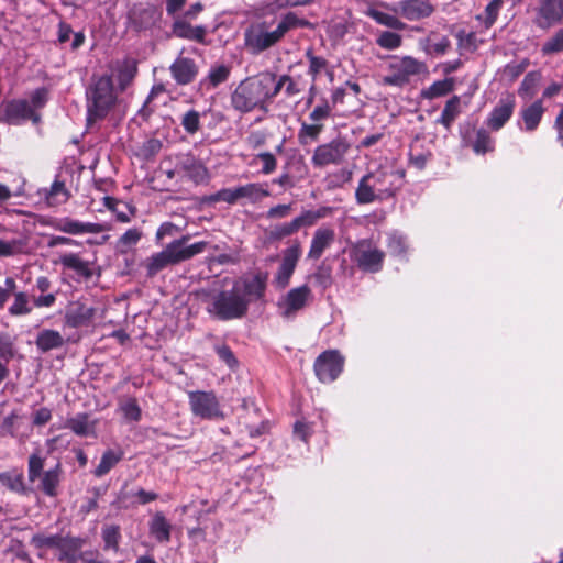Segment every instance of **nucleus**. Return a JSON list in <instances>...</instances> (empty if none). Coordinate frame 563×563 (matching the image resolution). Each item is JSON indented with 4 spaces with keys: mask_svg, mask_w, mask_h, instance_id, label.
Returning <instances> with one entry per match:
<instances>
[{
    "mask_svg": "<svg viewBox=\"0 0 563 563\" xmlns=\"http://www.w3.org/2000/svg\"><path fill=\"white\" fill-rule=\"evenodd\" d=\"M268 274L257 272L242 278H222L200 291L206 311L220 321L242 319L251 302L264 298Z\"/></svg>",
    "mask_w": 563,
    "mask_h": 563,
    "instance_id": "1",
    "label": "nucleus"
},
{
    "mask_svg": "<svg viewBox=\"0 0 563 563\" xmlns=\"http://www.w3.org/2000/svg\"><path fill=\"white\" fill-rule=\"evenodd\" d=\"M405 175V169L394 166H379L377 169L365 174L360 179L355 190L356 202L368 205L395 197L404 185Z\"/></svg>",
    "mask_w": 563,
    "mask_h": 563,
    "instance_id": "2",
    "label": "nucleus"
},
{
    "mask_svg": "<svg viewBox=\"0 0 563 563\" xmlns=\"http://www.w3.org/2000/svg\"><path fill=\"white\" fill-rule=\"evenodd\" d=\"M272 73L265 71L242 80L230 97L231 107L244 114L255 109H265L266 103L276 97Z\"/></svg>",
    "mask_w": 563,
    "mask_h": 563,
    "instance_id": "3",
    "label": "nucleus"
},
{
    "mask_svg": "<svg viewBox=\"0 0 563 563\" xmlns=\"http://www.w3.org/2000/svg\"><path fill=\"white\" fill-rule=\"evenodd\" d=\"M189 240V235H184L167 244L161 252L154 253L147 257L143 263L147 277H154L161 271L170 265H176L192 258L194 256L202 253L208 246V242L205 241H199L188 245L187 243Z\"/></svg>",
    "mask_w": 563,
    "mask_h": 563,
    "instance_id": "4",
    "label": "nucleus"
},
{
    "mask_svg": "<svg viewBox=\"0 0 563 563\" xmlns=\"http://www.w3.org/2000/svg\"><path fill=\"white\" fill-rule=\"evenodd\" d=\"M86 99L88 124L104 119L118 101L112 77L109 75L92 76L86 90Z\"/></svg>",
    "mask_w": 563,
    "mask_h": 563,
    "instance_id": "5",
    "label": "nucleus"
},
{
    "mask_svg": "<svg viewBox=\"0 0 563 563\" xmlns=\"http://www.w3.org/2000/svg\"><path fill=\"white\" fill-rule=\"evenodd\" d=\"M297 24L298 19L292 13L286 14L275 26L267 22L253 24L245 32V45L252 53H261L278 43Z\"/></svg>",
    "mask_w": 563,
    "mask_h": 563,
    "instance_id": "6",
    "label": "nucleus"
},
{
    "mask_svg": "<svg viewBox=\"0 0 563 563\" xmlns=\"http://www.w3.org/2000/svg\"><path fill=\"white\" fill-rule=\"evenodd\" d=\"M388 74L382 79L384 85L404 87L413 76L427 73V65L412 56L394 57L388 64Z\"/></svg>",
    "mask_w": 563,
    "mask_h": 563,
    "instance_id": "7",
    "label": "nucleus"
},
{
    "mask_svg": "<svg viewBox=\"0 0 563 563\" xmlns=\"http://www.w3.org/2000/svg\"><path fill=\"white\" fill-rule=\"evenodd\" d=\"M188 405L194 417L218 421L225 418L219 398L213 390H189Z\"/></svg>",
    "mask_w": 563,
    "mask_h": 563,
    "instance_id": "8",
    "label": "nucleus"
},
{
    "mask_svg": "<svg viewBox=\"0 0 563 563\" xmlns=\"http://www.w3.org/2000/svg\"><path fill=\"white\" fill-rule=\"evenodd\" d=\"M350 148V143L342 137L319 144L312 153L311 164L314 168L320 169L342 165L346 161Z\"/></svg>",
    "mask_w": 563,
    "mask_h": 563,
    "instance_id": "9",
    "label": "nucleus"
},
{
    "mask_svg": "<svg viewBox=\"0 0 563 563\" xmlns=\"http://www.w3.org/2000/svg\"><path fill=\"white\" fill-rule=\"evenodd\" d=\"M351 257L361 269L376 273L383 267L385 253L371 240L364 239L352 246Z\"/></svg>",
    "mask_w": 563,
    "mask_h": 563,
    "instance_id": "10",
    "label": "nucleus"
},
{
    "mask_svg": "<svg viewBox=\"0 0 563 563\" xmlns=\"http://www.w3.org/2000/svg\"><path fill=\"white\" fill-rule=\"evenodd\" d=\"M301 253L302 251L299 242H295L283 251L280 263L272 280L275 289L284 290L289 286L291 277L301 257Z\"/></svg>",
    "mask_w": 563,
    "mask_h": 563,
    "instance_id": "11",
    "label": "nucleus"
},
{
    "mask_svg": "<svg viewBox=\"0 0 563 563\" xmlns=\"http://www.w3.org/2000/svg\"><path fill=\"white\" fill-rule=\"evenodd\" d=\"M54 265H60L63 272H73L76 280H90L95 274L93 261L86 260L80 253L60 252L53 260Z\"/></svg>",
    "mask_w": 563,
    "mask_h": 563,
    "instance_id": "12",
    "label": "nucleus"
},
{
    "mask_svg": "<svg viewBox=\"0 0 563 563\" xmlns=\"http://www.w3.org/2000/svg\"><path fill=\"white\" fill-rule=\"evenodd\" d=\"M311 299L312 292L308 285L295 287L279 298L277 302L279 314L286 319L295 318Z\"/></svg>",
    "mask_w": 563,
    "mask_h": 563,
    "instance_id": "13",
    "label": "nucleus"
},
{
    "mask_svg": "<svg viewBox=\"0 0 563 563\" xmlns=\"http://www.w3.org/2000/svg\"><path fill=\"white\" fill-rule=\"evenodd\" d=\"M380 7L401 15L408 21L427 19L434 12V7L429 0H401L394 4L383 2Z\"/></svg>",
    "mask_w": 563,
    "mask_h": 563,
    "instance_id": "14",
    "label": "nucleus"
},
{
    "mask_svg": "<svg viewBox=\"0 0 563 563\" xmlns=\"http://www.w3.org/2000/svg\"><path fill=\"white\" fill-rule=\"evenodd\" d=\"M344 360L336 351H325L314 362V373L321 383L334 382L343 369Z\"/></svg>",
    "mask_w": 563,
    "mask_h": 563,
    "instance_id": "15",
    "label": "nucleus"
},
{
    "mask_svg": "<svg viewBox=\"0 0 563 563\" xmlns=\"http://www.w3.org/2000/svg\"><path fill=\"white\" fill-rule=\"evenodd\" d=\"M51 227L70 235L97 234L107 230L102 223L82 222L70 217L55 219L51 222Z\"/></svg>",
    "mask_w": 563,
    "mask_h": 563,
    "instance_id": "16",
    "label": "nucleus"
},
{
    "mask_svg": "<svg viewBox=\"0 0 563 563\" xmlns=\"http://www.w3.org/2000/svg\"><path fill=\"white\" fill-rule=\"evenodd\" d=\"M97 309L86 302L77 300L70 302L65 312V324L69 328L89 325L95 319Z\"/></svg>",
    "mask_w": 563,
    "mask_h": 563,
    "instance_id": "17",
    "label": "nucleus"
},
{
    "mask_svg": "<svg viewBox=\"0 0 563 563\" xmlns=\"http://www.w3.org/2000/svg\"><path fill=\"white\" fill-rule=\"evenodd\" d=\"M563 20V0H542L537 11L536 24L549 29Z\"/></svg>",
    "mask_w": 563,
    "mask_h": 563,
    "instance_id": "18",
    "label": "nucleus"
},
{
    "mask_svg": "<svg viewBox=\"0 0 563 563\" xmlns=\"http://www.w3.org/2000/svg\"><path fill=\"white\" fill-rule=\"evenodd\" d=\"M207 29L203 25H191L187 19L177 16L170 29L169 37L175 36L183 40L206 44Z\"/></svg>",
    "mask_w": 563,
    "mask_h": 563,
    "instance_id": "19",
    "label": "nucleus"
},
{
    "mask_svg": "<svg viewBox=\"0 0 563 563\" xmlns=\"http://www.w3.org/2000/svg\"><path fill=\"white\" fill-rule=\"evenodd\" d=\"M183 54V52L180 53ZM198 65L192 58L179 55L169 66L173 79L181 86L191 84L198 75Z\"/></svg>",
    "mask_w": 563,
    "mask_h": 563,
    "instance_id": "20",
    "label": "nucleus"
},
{
    "mask_svg": "<svg viewBox=\"0 0 563 563\" xmlns=\"http://www.w3.org/2000/svg\"><path fill=\"white\" fill-rule=\"evenodd\" d=\"M515 109V99L512 96L501 98L496 107L489 113L486 124L494 131L500 130L510 119Z\"/></svg>",
    "mask_w": 563,
    "mask_h": 563,
    "instance_id": "21",
    "label": "nucleus"
},
{
    "mask_svg": "<svg viewBox=\"0 0 563 563\" xmlns=\"http://www.w3.org/2000/svg\"><path fill=\"white\" fill-rule=\"evenodd\" d=\"M27 119L37 121L33 107L26 100H12L4 106V120L12 124H18Z\"/></svg>",
    "mask_w": 563,
    "mask_h": 563,
    "instance_id": "22",
    "label": "nucleus"
},
{
    "mask_svg": "<svg viewBox=\"0 0 563 563\" xmlns=\"http://www.w3.org/2000/svg\"><path fill=\"white\" fill-rule=\"evenodd\" d=\"M335 240V232L332 228L320 227L318 228L311 239L308 258L319 260L324 251L329 249Z\"/></svg>",
    "mask_w": 563,
    "mask_h": 563,
    "instance_id": "23",
    "label": "nucleus"
},
{
    "mask_svg": "<svg viewBox=\"0 0 563 563\" xmlns=\"http://www.w3.org/2000/svg\"><path fill=\"white\" fill-rule=\"evenodd\" d=\"M38 194L48 207L64 205L71 197L70 191L66 187V183L59 177L55 178L49 188L41 189Z\"/></svg>",
    "mask_w": 563,
    "mask_h": 563,
    "instance_id": "24",
    "label": "nucleus"
},
{
    "mask_svg": "<svg viewBox=\"0 0 563 563\" xmlns=\"http://www.w3.org/2000/svg\"><path fill=\"white\" fill-rule=\"evenodd\" d=\"M151 536L161 543H167L170 540L172 525L165 518L163 512H156L148 523Z\"/></svg>",
    "mask_w": 563,
    "mask_h": 563,
    "instance_id": "25",
    "label": "nucleus"
},
{
    "mask_svg": "<svg viewBox=\"0 0 563 563\" xmlns=\"http://www.w3.org/2000/svg\"><path fill=\"white\" fill-rule=\"evenodd\" d=\"M57 543V559L62 562H75L76 552L82 547V540L79 538H73L69 536L64 537L59 534V540Z\"/></svg>",
    "mask_w": 563,
    "mask_h": 563,
    "instance_id": "26",
    "label": "nucleus"
},
{
    "mask_svg": "<svg viewBox=\"0 0 563 563\" xmlns=\"http://www.w3.org/2000/svg\"><path fill=\"white\" fill-rule=\"evenodd\" d=\"M544 113V108L542 104V100H537L530 106L523 108L520 112L522 121H523V130L531 132L534 131Z\"/></svg>",
    "mask_w": 563,
    "mask_h": 563,
    "instance_id": "27",
    "label": "nucleus"
},
{
    "mask_svg": "<svg viewBox=\"0 0 563 563\" xmlns=\"http://www.w3.org/2000/svg\"><path fill=\"white\" fill-rule=\"evenodd\" d=\"M239 200L246 199L251 203H257L271 192L266 184L250 183L238 187Z\"/></svg>",
    "mask_w": 563,
    "mask_h": 563,
    "instance_id": "28",
    "label": "nucleus"
},
{
    "mask_svg": "<svg viewBox=\"0 0 563 563\" xmlns=\"http://www.w3.org/2000/svg\"><path fill=\"white\" fill-rule=\"evenodd\" d=\"M65 427L77 435L87 437L95 433L96 422L90 421L87 413H79L69 418Z\"/></svg>",
    "mask_w": 563,
    "mask_h": 563,
    "instance_id": "29",
    "label": "nucleus"
},
{
    "mask_svg": "<svg viewBox=\"0 0 563 563\" xmlns=\"http://www.w3.org/2000/svg\"><path fill=\"white\" fill-rule=\"evenodd\" d=\"M123 451L121 449H109L103 452L99 465L93 471L96 477H102L108 474L122 459Z\"/></svg>",
    "mask_w": 563,
    "mask_h": 563,
    "instance_id": "30",
    "label": "nucleus"
},
{
    "mask_svg": "<svg viewBox=\"0 0 563 563\" xmlns=\"http://www.w3.org/2000/svg\"><path fill=\"white\" fill-rule=\"evenodd\" d=\"M181 168L186 173V176L196 184L205 183L209 179L208 169L203 164L194 157H188L181 163Z\"/></svg>",
    "mask_w": 563,
    "mask_h": 563,
    "instance_id": "31",
    "label": "nucleus"
},
{
    "mask_svg": "<svg viewBox=\"0 0 563 563\" xmlns=\"http://www.w3.org/2000/svg\"><path fill=\"white\" fill-rule=\"evenodd\" d=\"M460 113L461 98L459 96H453L446 101L440 118L437 119V123L443 125L446 130H450Z\"/></svg>",
    "mask_w": 563,
    "mask_h": 563,
    "instance_id": "32",
    "label": "nucleus"
},
{
    "mask_svg": "<svg viewBox=\"0 0 563 563\" xmlns=\"http://www.w3.org/2000/svg\"><path fill=\"white\" fill-rule=\"evenodd\" d=\"M230 73L231 68L229 66L223 64L214 65L210 68L208 76L200 81V86L207 89H213L220 84L225 82Z\"/></svg>",
    "mask_w": 563,
    "mask_h": 563,
    "instance_id": "33",
    "label": "nucleus"
},
{
    "mask_svg": "<svg viewBox=\"0 0 563 563\" xmlns=\"http://www.w3.org/2000/svg\"><path fill=\"white\" fill-rule=\"evenodd\" d=\"M366 15L372 18L375 22L386 27L402 31L406 29V23H404L396 13L389 14L383 11H379L375 8H369L366 11Z\"/></svg>",
    "mask_w": 563,
    "mask_h": 563,
    "instance_id": "34",
    "label": "nucleus"
},
{
    "mask_svg": "<svg viewBox=\"0 0 563 563\" xmlns=\"http://www.w3.org/2000/svg\"><path fill=\"white\" fill-rule=\"evenodd\" d=\"M35 343L38 350L48 352L63 346L64 339L60 333L55 330H43L37 334Z\"/></svg>",
    "mask_w": 563,
    "mask_h": 563,
    "instance_id": "35",
    "label": "nucleus"
},
{
    "mask_svg": "<svg viewBox=\"0 0 563 563\" xmlns=\"http://www.w3.org/2000/svg\"><path fill=\"white\" fill-rule=\"evenodd\" d=\"M8 311L12 317L27 316L33 311V301L25 291L14 292Z\"/></svg>",
    "mask_w": 563,
    "mask_h": 563,
    "instance_id": "36",
    "label": "nucleus"
},
{
    "mask_svg": "<svg viewBox=\"0 0 563 563\" xmlns=\"http://www.w3.org/2000/svg\"><path fill=\"white\" fill-rule=\"evenodd\" d=\"M323 131L322 123H301L298 131V142L302 146H309L317 142Z\"/></svg>",
    "mask_w": 563,
    "mask_h": 563,
    "instance_id": "37",
    "label": "nucleus"
},
{
    "mask_svg": "<svg viewBox=\"0 0 563 563\" xmlns=\"http://www.w3.org/2000/svg\"><path fill=\"white\" fill-rule=\"evenodd\" d=\"M454 79L445 78L443 80L434 81L431 86L421 90V97L427 100H432L445 96L453 91Z\"/></svg>",
    "mask_w": 563,
    "mask_h": 563,
    "instance_id": "38",
    "label": "nucleus"
},
{
    "mask_svg": "<svg viewBox=\"0 0 563 563\" xmlns=\"http://www.w3.org/2000/svg\"><path fill=\"white\" fill-rule=\"evenodd\" d=\"M0 483L18 494H26L27 492L24 485L23 473L16 470L0 473Z\"/></svg>",
    "mask_w": 563,
    "mask_h": 563,
    "instance_id": "39",
    "label": "nucleus"
},
{
    "mask_svg": "<svg viewBox=\"0 0 563 563\" xmlns=\"http://www.w3.org/2000/svg\"><path fill=\"white\" fill-rule=\"evenodd\" d=\"M331 207H321L317 210H306L295 218L299 230L302 227H311L318 220L329 217L332 213Z\"/></svg>",
    "mask_w": 563,
    "mask_h": 563,
    "instance_id": "40",
    "label": "nucleus"
},
{
    "mask_svg": "<svg viewBox=\"0 0 563 563\" xmlns=\"http://www.w3.org/2000/svg\"><path fill=\"white\" fill-rule=\"evenodd\" d=\"M60 467L56 465L54 468L44 472L41 478V489L51 497L57 495V487L59 485Z\"/></svg>",
    "mask_w": 563,
    "mask_h": 563,
    "instance_id": "41",
    "label": "nucleus"
},
{
    "mask_svg": "<svg viewBox=\"0 0 563 563\" xmlns=\"http://www.w3.org/2000/svg\"><path fill=\"white\" fill-rule=\"evenodd\" d=\"M137 73V65L134 59H125L118 68V84L120 90H125Z\"/></svg>",
    "mask_w": 563,
    "mask_h": 563,
    "instance_id": "42",
    "label": "nucleus"
},
{
    "mask_svg": "<svg viewBox=\"0 0 563 563\" xmlns=\"http://www.w3.org/2000/svg\"><path fill=\"white\" fill-rule=\"evenodd\" d=\"M142 238V231L137 228L126 230L117 241L115 250L121 253H128Z\"/></svg>",
    "mask_w": 563,
    "mask_h": 563,
    "instance_id": "43",
    "label": "nucleus"
},
{
    "mask_svg": "<svg viewBox=\"0 0 563 563\" xmlns=\"http://www.w3.org/2000/svg\"><path fill=\"white\" fill-rule=\"evenodd\" d=\"M422 49L428 55H444L451 46V42L446 36H442L437 42H432L431 36L420 41Z\"/></svg>",
    "mask_w": 563,
    "mask_h": 563,
    "instance_id": "44",
    "label": "nucleus"
},
{
    "mask_svg": "<svg viewBox=\"0 0 563 563\" xmlns=\"http://www.w3.org/2000/svg\"><path fill=\"white\" fill-rule=\"evenodd\" d=\"M272 81L276 89V96L285 88V93L288 97H294L300 92L298 85L288 75H283L278 79L275 74L272 73Z\"/></svg>",
    "mask_w": 563,
    "mask_h": 563,
    "instance_id": "45",
    "label": "nucleus"
},
{
    "mask_svg": "<svg viewBox=\"0 0 563 563\" xmlns=\"http://www.w3.org/2000/svg\"><path fill=\"white\" fill-rule=\"evenodd\" d=\"M59 534L36 533L31 538V545L43 551L47 549H56L58 545Z\"/></svg>",
    "mask_w": 563,
    "mask_h": 563,
    "instance_id": "46",
    "label": "nucleus"
},
{
    "mask_svg": "<svg viewBox=\"0 0 563 563\" xmlns=\"http://www.w3.org/2000/svg\"><path fill=\"white\" fill-rule=\"evenodd\" d=\"M299 231L296 220L292 219L290 222L278 223L274 225L269 231V238L272 240H283L290 236Z\"/></svg>",
    "mask_w": 563,
    "mask_h": 563,
    "instance_id": "47",
    "label": "nucleus"
},
{
    "mask_svg": "<svg viewBox=\"0 0 563 563\" xmlns=\"http://www.w3.org/2000/svg\"><path fill=\"white\" fill-rule=\"evenodd\" d=\"M119 410L129 421H139L141 419V408L135 398H126L119 404Z\"/></svg>",
    "mask_w": 563,
    "mask_h": 563,
    "instance_id": "48",
    "label": "nucleus"
},
{
    "mask_svg": "<svg viewBox=\"0 0 563 563\" xmlns=\"http://www.w3.org/2000/svg\"><path fill=\"white\" fill-rule=\"evenodd\" d=\"M101 536H102L106 549H111L115 552L119 550V542L121 539L119 526H115V525L104 526L102 528Z\"/></svg>",
    "mask_w": 563,
    "mask_h": 563,
    "instance_id": "49",
    "label": "nucleus"
},
{
    "mask_svg": "<svg viewBox=\"0 0 563 563\" xmlns=\"http://www.w3.org/2000/svg\"><path fill=\"white\" fill-rule=\"evenodd\" d=\"M473 150L476 154H485L494 150V140L486 130L481 129L476 132Z\"/></svg>",
    "mask_w": 563,
    "mask_h": 563,
    "instance_id": "50",
    "label": "nucleus"
},
{
    "mask_svg": "<svg viewBox=\"0 0 563 563\" xmlns=\"http://www.w3.org/2000/svg\"><path fill=\"white\" fill-rule=\"evenodd\" d=\"M376 43L384 49H397L401 46L402 37L398 33L390 31H383L376 38Z\"/></svg>",
    "mask_w": 563,
    "mask_h": 563,
    "instance_id": "51",
    "label": "nucleus"
},
{
    "mask_svg": "<svg viewBox=\"0 0 563 563\" xmlns=\"http://www.w3.org/2000/svg\"><path fill=\"white\" fill-rule=\"evenodd\" d=\"M387 247L391 255L401 256L405 255L408 249L406 238L398 232L388 234Z\"/></svg>",
    "mask_w": 563,
    "mask_h": 563,
    "instance_id": "52",
    "label": "nucleus"
},
{
    "mask_svg": "<svg viewBox=\"0 0 563 563\" xmlns=\"http://www.w3.org/2000/svg\"><path fill=\"white\" fill-rule=\"evenodd\" d=\"M181 125L188 134H195L200 129V114L196 110L187 111L181 118Z\"/></svg>",
    "mask_w": 563,
    "mask_h": 563,
    "instance_id": "53",
    "label": "nucleus"
},
{
    "mask_svg": "<svg viewBox=\"0 0 563 563\" xmlns=\"http://www.w3.org/2000/svg\"><path fill=\"white\" fill-rule=\"evenodd\" d=\"M210 202L223 201L229 205H234L239 201L238 187L223 188L209 197Z\"/></svg>",
    "mask_w": 563,
    "mask_h": 563,
    "instance_id": "54",
    "label": "nucleus"
},
{
    "mask_svg": "<svg viewBox=\"0 0 563 563\" xmlns=\"http://www.w3.org/2000/svg\"><path fill=\"white\" fill-rule=\"evenodd\" d=\"M457 38V47L461 51L473 52L477 48V37L473 32L466 33L465 31H460L456 34Z\"/></svg>",
    "mask_w": 563,
    "mask_h": 563,
    "instance_id": "55",
    "label": "nucleus"
},
{
    "mask_svg": "<svg viewBox=\"0 0 563 563\" xmlns=\"http://www.w3.org/2000/svg\"><path fill=\"white\" fill-rule=\"evenodd\" d=\"M563 51V27L559 30L551 38H549L542 46L544 55L554 54Z\"/></svg>",
    "mask_w": 563,
    "mask_h": 563,
    "instance_id": "56",
    "label": "nucleus"
},
{
    "mask_svg": "<svg viewBox=\"0 0 563 563\" xmlns=\"http://www.w3.org/2000/svg\"><path fill=\"white\" fill-rule=\"evenodd\" d=\"M43 467H44V459L40 454L33 453L29 457V470H27L29 479L31 482H34L36 478H38L41 476Z\"/></svg>",
    "mask_w": 563,
    "mask_h": 563,
    "instance_id": "57",
    "label": "nucleus"
},
{
    "mask_svg": "<svg viewBox=\"0 0 563 563\" xmlns=\"http://www.w3.org/2000/svg\"><path fill=\"white\" fill-rule=\"evenodd\" d=\"M352 177V173L346 169H340L333 174L328 175L327 181L329 188H338L342 187L345 183L350 181Z\"/></svg>",
    "mask_w": 563,
    "mask_h": 563,
    "instance_id": "58",
    "label": "nucleus"
},
{
    "mask_svg": "<svg viewBox=\"0 0 563 563\" xmlns=\"http://www.w3.org/2000/svg\"><path fill=\"white\" fill-rule=\"evenodd\" d=\"M14 356L13 342L10 335L0 333V360L8 363Z\"/></svg>",
    "mask_w": 563,
    "mask_h": 563,
    "instance_id": "59",
    "label": "nucleus"
},
{
    "mask_svg": "<svg viewBox=\"0 0 563 563\" xmlns=\"http://www.w3.org/2000/svg\"><path fill=\"white\" fill-rule=\"evenodd\" d=\"M310 279L314 283V285L322 289H327L332 283L330 269L322 266L317 268V271L310 276Z\"/></svg>",
    "mask_w": 563,
    "mask_h": 563,
    "instance_id": "60",
    "label": "nucleus"
},
{
    "mask_svg": "<svg viewBox=\"0 0 563 563\" xmlns=\"http://www.w3.org/2000/svg\"><path fill=\"white\" fill-rule=\"evenodd\" d=\"M256 159L261 161L263 163L261 173L264 175H269L274 173L277 168V159L276 157L269 153V152H262L258 153L255 156Z\"/></svg>",
    "mask_w": 563,
    "mask_h": 563,
    "instance_id": "61",
    "label": "nucleus"
},
{
    "mask_svg": "<svg viewBox=\"0 0 563 563\" xmlns=\"http://www.w3.org/2000/svg\"><path fill=\"white\" fill-rule=\"evenodd\" d=\"M539 80V75L536 73H529L526 75L525 79L521 82V86L519 88V95L521 97H532L533 96V89L537 86Z\"/></svg>",
    "mask_w": 563,
    "mask_h": 563,
    "instance_id": "62",
    "label": "nucleus"
},
{
    "mask_svg": "<svg viewBox=\"0 0 563 563\" xmlns=\"http://www.w3.org/2000/svg\"><path fill=\"white\" fill-rule=\"evenodd\" d=\"M501 5H503L501 0H493L487 4V7L485 9V20H484L486 27H490L495 23L497 16H498V13L501 9Z\"/></svg>",
    "mask_w": 563,
    "mask_h": 563,
    "instance_id": "63",
    "label": "nucleus"
},
{
    "mask_svg": "<svg viewBox=\"0 0 563 563\" xmlns=\"http://www.w3.org/2000/svg\"><path fill=\"white\" fill-rule=\"evenodd\" d=\"M216 353L219 358L223 361L229 367H234L238 364V361L232 352V350L225 344H219L214 346Z\"/></svg>",
    "mask_w": 563,
    "mask_h": 563,
    "instance_id": "64",
    "label": "nucleus"
}]
</instances>
